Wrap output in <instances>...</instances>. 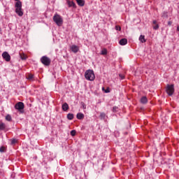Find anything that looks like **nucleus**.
<instances>
[{
  "label": "nucleus",
  "mask_w": 179,
  "mask_h": 179,
  "mask_svg": "<svg viewBox=\"0 0 179 179\" xmlns=\"http://www.w3.org/2000/svg\"><path fill=\"white\" fill-rule=\"evenodd\" d=\"M53 22H55V23L59 27L62 26L64 24V20L62 19V17L58 13L55 14L53 16Z\"/></svg>",
  "instance_id": "nucleus-3"
},
{
  "label": "nucleus",
  "mask_w": 179,
  "mask_h": 179,
  "mask_svg": "<svg viewBox=\"0 0 179 179\" xmlns=\"http://www.w3.org/2000/svg\"><path fill=\"white\" fill-rule=\"evenodd\" d=\"M99 118L100 120H106V114L104 113H101Z\"/></svg>",
  "instance_id": "nucleus-19"
},
{
  "label": "nucleus",
  "mask_w": 179,
  "mask_h": 179,
  "mask_svg": "<svg viewBox=\"0 0 179 179\" xmlns=\"http://www.w3.org/2000/svg\"><path fill=\"white\" fill-rule=\"evenodd\" d=\"M10 145H12V146L16 145V143H17V139L16 138H13V139H10Z\"/></svg>",
  "instance_id": "nucleus-16"
},
{
  "label": "nucleus",
  "mask_w": 179,
  "mask_h": 179,
  "mask_svg": "<svg viewBox=\"0 0 179 179\" xmlns=\"http://www.w3.org/2000/svg\"><path fill=\"white\" fill-rule=\"evenodd\" d=\"M101 55H107V49L103 48V49L101 51Z\"/></svg>",
  "instance_id": "nucleus-21"
},
{
  "label": "nucleus",
  "mask_w": 179,
  "mask_h": 179,
  "mask_svg": "<svg viewBox=\"0 0 179 179\" xmlns=\"http://www.w3.org/2000/svg\"><path fill=\"white\" fill-rule=\"evenodd\" d=\"M20 58H21V59H22V61H24V60H26V59H27V57H26V56H20Z\"/></svg>",
  "instance_id": "nucleus-32"
},
{
  "label": "nucleus",
  "mask_w": 179,
  "mask_h": 179,
  "mask_svg": "<svg viewBox=\"0 0 179 179\" xmlns=\"http://www.w3.org/2000/svg\"><path fill=\"white\" fill-rule=\"evenodd\" d=\"M80 104H81V106H82L83 110H86V104H85V102L82 101V102L80 103Z\"/></svg>",
  "instance_id": "nucleus-26"
},
{
  "label": "nucleus",
  "mask_w": 179,
  "mask_h": 179,
  "mask_svg": "<svg viewBox=\"0 0 179 179\" xmlns=\"http://www.w3.org/2000/svg\"><path fill=\"white\" fill-rule=\"evenodd\" d=\"M115 29L117 30L118 31H121V27L116 25L115 26Z\"/></svg>",
  "instance_id": "nucleus-30"
},
{
  "label": "nucleus",
  "mask_w": 179,
  "mask_h": 179,
  "mask_svg": "<svg viewBox=\"0 0 179 179\" xmlns=\"http://www.w3.org/2000/svg\"><path fill=\"white\" fill-rule=\"evenodd\" d=\"M15 110H18L21 114L24 113V103L23 102H18L15 105Z\"/></svg>",
  "instance_id": "nucleus-4"
},
{
  "label": "nucleus",
  "mask_w": 179,
  "mask_h": 179,
  "mask_svg": "<svg viewBox=\"0 0 179 179\" xmlns=\"http://www.w3.org/2000/svg\"><path fill=\"white\" fill-rule=\"evenodd\" d=\"M177 31H179V26L177 27Z\"/></svg>",
  "instance_id": "nucleus-36"
},
{
  "label": "nucleus",
  "mask_w": 179,
  "mask_h": 179,
  "mask_svg": "<svg viewBox=\"0 0 179 179\" xmlns=\"http://www.w3.org/2000/svg\"><path fill=\"white\" fill-rule=\"evenodd\" d=\"M119 44L120 45H127V44H128V39L125 38L120 39V41H119Z\"/></svg>",
  "instance_id": "nucleus-10"
},
{
  "label": "nucleus",
  "mask_w": 179,
  "mask_h": 179,
  "mask_svg": "<svg viewBox=\"0 0 179 179\" xmlns=\"http://www.w3.org/2000/svg\"><path fill=\"white\" fill-rule=\"evenodd\" d=\"M141 104H146L148 103V98L146 96H143L141 99Z\"/></svg>",
  "instance_id": "nucleus-14"
},
{
  "label": "nucleus",
  "mask_w": 179,
  "mask_h": 179,
  "mask_svg": "<svg viewBox=\"0 0 179 179\" xmlns=\"http://www.w3.org/2000/svg\"><path fill=\"white\" fill-rule=\"evenodd\" d=\"M102 90H103V92H104V90H106V89L104 88V87H102Z\"/></svg>",
  "instance_id": "nucleus-35"
},
{
  "label": "nucleus",
  "mask_w": 179,
  "mask_h": 179,
  "mask_svg": "<svg viewBox=\"0 0 179 179\" xmlns=\"http://www.w3.org/2000/svg\"><path fill=\"white\" fill-rule=\"evenodd\" d=\"M70 135H76V130H71L70 132Z\"/></svg>",
  "instance_id": "nucleus-29"
},
{
  "label": "nucleus",
  "mask_w": 179,
  "mask_h": 179,
  "mask_svg": "<svg viewBox=\"0 0 179 179\" xmlns=\"http://www.w3.org/2000/svg\"><path fill=\"white\" fill-rule=\"evenodd\" d=\"M139 41L141 43H146V39H145V36L141 35L139 37Z\"/></svg>",
  "instance_id": "nucleus-15"
},
{
  "label": "nucleus",
  "mask_w": 179,
  "mask_h": 179,
  "mask_svg": "<svg viewBox=\"0 0 179 179\" xmlns=\"http://www.w3.org/2000/svg\"><path fill=\"white\" fill-rule=\"evenodd\" d=\"M73 117H74L73 113H69L67 115V119H69V120H72Z\"/></svg>",
  "instance_id": "nucleus-20"
},
{
  "label": "nucleus",
  "mask_w": 179,
  "mask_h": 179,
  "mask_svg": "<svg viewBox=\"0 0 179 179\" xmlns=\"http://www.w3.org/2000/svg\"><path fill=\"white\" fill-rule=\"evenodd\" d=\"M1 31H2V29L0 28V33H1Z\"/></svg>",
  "instance_id": "nucleus-37"
},
{
  "label": "nucleus",
  "mask_w": 179,
  "mask_h": 179,
  "mask_svg": "<svg viewBox=\"0 0 179 179\" xmlns=\"http://www.w3.org/2000/svg\"><path fill=\"white\" fill-rule=\"evenodd\" d=\"M2 57L6 61V62H9L10 61V55L8 53V52H3L2 53Z\"/></svg>",
  "instance_id": "nucleus-7"
},
{
  "label": "nucleus",
  "mask_w": 179,
  "mask_h": 179,
  "mask_svg": "<svg viewBox=\"0 0 179 179\" xmlns=\"http://www.w3.org/2000/svg\"><path fill=\"white\" fill-rule=\"evenodd\" d=\"M66 3L69 5V8H76V3L73 1H71L70 0H66Z\"/></svg>",
  "instance_id": "nucleus-9"
},
{
  "label": "nucleus",
  "mask_w": 179,
  "mask_h": 179,
  "mask_svg": "<svg viewBox=\"0 0 179 179\" xmlns=\"http://www.w3.org/2000/svg\"><path fill=\"white\" fill-rule=\"evenodd\" d=\"M112 111L113 113H117L118 111V106H113V109H112Z\"/></svg>",
  "instance_id": "nucleus-25"
},
{
  "label": "nucleus",
  "mask_w": 179,
  "mask_h": 179,
  "mask_svg": "<svg viewBox=\"0 0 179 179\" xmlns=\"http://www.w3.org/2000/svg\"><path fill=\"white\" fill-rule=\"evenodd\" d=\"M67 134H68V135H69V131H68Z\"/></svg>",
  "instance_id": "nucleus-38"
},
{
  "label": "nucleus",
  "mask_w": 179,
  "mask_h": 179,
  "mask_svg": "<svg viewBox=\"0 0 179 179\" xmlns=\"http://www.w3.org/2000/svg\"><path fill=\"white\" fill-rule=\"evenodd\" d=\"M119 77L120 78V79L122 80L124 79H125V76H124V74L120 73L119 74Z\"/></svg>",
  "instance_id": "nucleus-27"
},
{
  "label": "nucleus",
  "mask_w": 179,
  "mask_h": 179,
  "mask_svg": "<svg viewBox=\"0 0 179 179\" xmlns=\"http://www.w3.org/2000/svg\"><path fill=\"white\" fill-rule=\"evenodd\" d=\"M6 128V126L5 125V123L0 122V131H3Z\"/></svg>",
  "instance_id": "nucleus-17"
},
{
  "label": "nucleus",
  "mask_w": 179,
  "mask_h": 179,
  "mask_svg": "<svg viewBox=\"0 0 179 179\" xmlns=\"http://www.w3.org/2000/svg\"><path fill=\"white\" fill-rule=\"evenodd\" d=\"M152 23H153V24H157V21L154 20V21L152 22Z\"/></svg>",
  "instance_id": "nucleus-34"
},
{
  "label": "nucleus",
  "mask_w": 179,
  "mask_h": 179,
  "mask_svg": "<svg viewBox=\"0 0 179 179\" xmlns=\"http://www.w3.org/2000/svg\"><path fill=\"white\" fill-rule=\"evenodd\" d=\"M71 50L72 51V52H74L75 54H76V52L79 51V47L76 45H72L71 46Z\"/></svg>",
  "instance_id": "nucleus-8"
},
{
  "label": "nucleus",
  "mask_w": 179,
  "mask_h": 179,
  "mask_svg": "<svg viewBox=\"0 0 179 179\" xmlns=\"http://www.w3.org/2000/svg\"><path fill=\"white\" fill-rule=\"evenodd\" d=\"M5 152H6V148H5V147L2 146L0 148V152L1 153H5Z\"/></svg>",
  "instance_id": "nucleus-23"
},
{
  "label": "nucleus",
  "mask_w": 179,
  "mask_h": 179,
  "mask_svg": "<svg viewBox=\"0 0 179 179\" xmlns=\"http://www.w3.org/2000/svg\"><path fill=\"white\" fill-rule=\"evenodd\" d=\"M78 6H85V0H76Z\"/></svg>",
  "instance_id": "nucleus-13"
},
{
  "label": "nucleus",
  "mask_w": 179,
  "mask_h": 179,
  "mask_svg": "<svg viewBox=\"0 0 179 179\" xmlns=\"http://www.w3.org/2000/svg\"><path fill=\"white\" fill-rule=\"evenodd\" d=\"M85 78L87 80H90L93 82L96 79V76L94 75V71L93 70H87L85 73Z\"/></svg>",
  "instance_id": "nucleus-1"
},
{
  "label": "nucleus",
  "mask_w": 179,
  "mask_h": 179,
  "mask_svg": "<svg viewBox=\"0 0 179 179\" xmlns=\"http://www.w3.org/2000/svg\"><path fill=\"white\" fill-rule=\"evenodd\" d=\"M162 17H166V18L169 17L168 13L166 12V11H164L163 13H162Z\"/></svg>",
  "instance_id": "nucleus-24"
},
{
  "label": "nucleus",
  "mask_w": 179,
  "mask_h": 179,
  "mask_svg": "<svg viewBox=\"0 0 179 179\" xmlns=\"http://www.w3.org/2000/svg\"><path fill=\"white\" fill-rule=\"evenodd\" d=\"M153 29H154V30H157V29H159V24H155L153 26Z\"/></svg>",
  "instance_id": "nucleus-28"
},
{
  "label": "nucleus",
  "mask_w": 179,
  "mask_h": 179,
  "mask_svg": "<svg viewBox=\"0 0 179 179\" xmlns=\"http://www.w3.org/2000/svg\"><path fill=\"white\" fill-rule=\"evenodd\" d=\"M104 93H110V88L108 87L107 89H106V90H104Z\"/></svg>",
  "instance_id": "nucleus-31"
},
{
  "label": "nucleus",
  "mask_w": 179,
  "mask_h": 179,
  "mask_svg": "<svg viewBox=\"0 0 179 179\" xmlns=\"http://www.w3.org/2000/svg\"><path fill=\"white\" fill-rule=\"evenodd\" d=\"M41 62L45 65V66H50V65L51 64V59H50L47 56H43L41 58Z\"/></svg>",
  "instance_id": "nucleus-5"
},
{
  "label": "nucleus",
  "mask_w": 179,
  "mask_h": 179,
  "mask_svg": "<svg viewBox=\"0 0 179 179\" xmlns=\"http://www.w3.org/2000/svg\"><path fill=\"white\" fill-rule=\"evenodd\" d=\"M171 24H173L171 21L168 22V26H171Z\"/></svg>",
  "instance_id": "nucleus-33"
},
{
  "label": "nucleus",
  "mask_w": 179,
  "mask_h": 179,
  "mask_svg": "<svg viewBox=\"0 0 179 179\" xmlns=\"http://www.w3.org/2000/svg\"><path fill=\"white\" fill-rule=\"evenodd\" d=\"M62 108L63 111H68V110H69V105H68L67 103H64L62 104Z\"/></svg>",
  "instance_id": "nucleus-11"
},
{
  "label": "nucleus",
  "mask_w": 179,
  "mask_h": 179,
  "mask_svg": "<svg viewBox=\"0 0 179 179\" xmlns=\"http://www.w3.org/2000/svg\"><path fill=\"white\" fill-rule=\"evenodd\" d=\"M166 92L169 96H172L174 94V85H167L166 87Z\"/></svg>",
  "instance_id": "nucleus-6"
},
{
  "label": "nucleus",
  "mask_w": 179,
  "mask_h": 179,
  "mask_svg": "<svg viewBox=\"0 0 179 179\" xmlns=\"http://www.w3.org/2000/svg\"><path fill=\"white\" fill-rule=\"evenodd\" d=\"M6 121H9V122L12 121V116H10V115H7L6 116Z\"/></svg>",
  "instance_id": "nucleus-22"
},
{
  "label": "nucleus",
  "mask_w": 179,
  "mask_h": 179,
  "mask_svg": "<svg viewBox=\"0 0 179 179\" xmlns=\"http://www.w3.org/2000/svg\"><path fill=\"white\" fill-rule=\"evenodd\" d=\"M77 120H83L85 118V115L82 113H78L76 115Z\"/></svg>",
  "instance_id": "nucleus-12"
},
{
  "label": "nucleus",
  "mask_w": 179,
  "mask_h": 179,
  "mask_svg": "<svg viewBox=\"0 0 179 179\" xmlns=\"http://www.w3.org/2000/svg\"><path fill=\"white\" fill-rule=\"evenodd\" d=\"M34 78V75H33V74H28L27 76V79L28 80H32V79Z\"/></svg>",
  "instance_id": "nucleus-18"
},
{
  "label": "nucleus",
  "mask_w": 179,
  "mask_h": 179,
  "mask_svg": "<svg viewBox=\"0 0 179 179\" xmlns=\"http://www.w3.org/2000/svg\"><path fill=\"white\" fill-rule=\"evenodd\" d=\"M17 2L15 4V13L18 15V16H23V10H22V1L19 0H15Z\"/></svg>",
  "instance_id": "nucleus-2"
}]
</instances>
